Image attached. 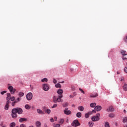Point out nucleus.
Wrapping results in <instances>:
<instances>
[{
    "mask_svg": "<svg viewBox=\"0 0 127 127\" xmlns=\"http://www.w3.org/2000/svg\"><path fill=\"white\" fill-rule=\"evenodd\" d=\"M37 113L40 115H44L45 114L42 110L39 109H37Z\"/></svg>",
    "mask_w": 127,
    "mask_h": 127,
    "instance_id": "obj_12",
    "label": "nucleus"
},
{
    "mask_svg": "<svg viewBox=\"0 0 127 127\" xmlns=\"http://www.w3.org/2000/svg\"><path fill=\"white\" fill-rule=\"evenodd\" d=\"M18 96L20 98H21V97H23V96H24V93L22 92H20L18 93Z\"/></svg>",
    "mask_w": 127,
    "mask_h": 127,
    "instance_id": "obj_20",
    "label": "nucleus"
},
{
    "mask_svg": "<svg viewBox=\"0 0 127 127\" xmlns=\"http://www.w3.org/2000/svg\"><path fill=\"white\" fill-rule=\"evenodd\" d=\"M46 113H47L48 115H49L51 113V110L49 109H48L46 110Z\"/></svg>",
    "mask_w": 127,
    "mask_h": 127,
    "instance_id": "obj_30",
    "label": "nucleus"
},
{
    "mask_svg": "<svg viewBox=\"0 0 127 127\" xmlns=\"http://www.w3.org/2000/svg\"><path fill=\"white\" fill-rule=\"evenodd\" d=\"M16 114L17 113L15 112V111L13 109L12 110V113H11L12 118L13 119H15V118H17V115Z\"/></svg>",
    "mask_w": 127,
    "mask_h": 127,
    "instance_id": "obj_10",
    "label": "nucleus"
},
{
    "mask_svg": "<svg viewBox=\"0 0 127 127\" xmlns=\"http://www.w3.org/2000/svg\"><path fill=\"white\" fill-rule=\"evenodd\" d=\"M57 94H58V97H56V96L53 97V102L54 103H60L61 102L62 98H63V90L60 89L58 90L57 91Z\"/></svg>",
    "mask_w": 127,
    "mask_h": 127,
    "instance_id": "obj_1",
    "label": "nucleus"
},
{
    "mask_svg": "<svg viewBox=\"0 0 127 127\" xmlns=\"http://www.w3.org/2000/svg\"><path fill=\"white\" fill-rule=\"evenodd\" d=\"M123 89L125 91H127V83H125L123 86Z\"/></svg>",
    "mask_w": 127,
    "mask_h": 127,
    "instance_id": "obj_26",
    "label": "nucleus"
},
{
    "mask_svg": "<svg viewBox=\"0 0 127 127\" xmlns=\"http://www.w3.org/2000/svg\"><path fill=\"white\" fill-rule=\"evenodd\" d=\"M105 127H110V124H109V122H105Z\"/></svg>",
    "mask_w": 127,
    "mask_h": 127,
    "instance_id": "obj_32",
    "label": "nucleus"
},
{
    "mask_svg": "<svg viewBox=\"0 0 127 127\" xmlns=\"http://www.w3.org/2000/svg\"><path fill=\"white\" fill-rule=\"evenodd\" d=\"M55 127H61V126L60 124H57L56 125Z\"/></svg>",
    "mask_w": 127,
    "mask_h": 127,
    "instance_id": "obj_48",
    "label": "nucleus"
},
{
    "mask_svg": "<svg viewBox=\"0 0 127 127\" xmlns=\"http://www.w3.org/2000/svg\"><path fill=\"white\" fill-rule=\"evenodd\" d=\"M30 108V106L28 105V104H26L25 106V108L26 109V110H29Z\"/></svg>",
    "mask_w": 127,
    "mask_h": 127,
    "instance_id": "obj_28",
    "label": "nucleus"
},
{
    "mask_svg": "<svg viewBox=\"0 0 127 127\" xmlns=\"http://www.w3.org/2000/svg\"><path fill=\"white\" fill-rule=\"evenodd\" d=\"M123 122L124 123H127V117L123 118Z\"/></svg>",
    "mask_w": 127,
    "mask_h": 127,
    "instance_id": "obj_29",
    "label": "nucleus"
},
{
    "mask_svg": "<svg viewBox=\"0 0 127 127\" xmlns=\"http://www.w3.org/2000/svg\"><path fill=\"white\" fill-rule=\"evenodd\" d=\"M59 123L60 125H62L64 123V119H60Z\"/></svg>",
    "mask_w": 127,
    "mask_h": 127,
    "instance_id": "obj_35",
    "label": "nucleus"
},
{
    "mask_svg": "<svg viewBox=\"0 0 127 127\" xmlns=\"http://www.w3.org/2000/svg\"><path fill=\"white\" fill-rule=\"evenodd\" d=\"M57 104H54L52 106V109H54L55 108H57Z\"/></svg>",
    "mask_w": 127,
    "mask_h": 127,
    "instance_id": "obj_37",
    "label": "nucleus"
},
{
    "mask_svg": "<svg viewBox=\"0 0 127 127\" xmlns=\"http://www.w3.org/2000/svg\"><path fill=\"white\" fill-rule=\"evenodd\" d=\"M20 127H26V126L25 124H21Z\"/></svg>",
    "mask_w": 127,
    "mask_h": 127,
    "instance_id": "obj_43",
    "label": "nucleus"
},
{
    "mask_svg": "<svg viewBox=\"0 0 127 127\" xmlns=\"http://www.w3.org/2000/svg\"><path fill=\"white\" fill-rule=\"evenodd\" d=\"M124 70H125V72L127 73V67H125Z\"/></svg>",
    "mask_w": 127,
    "mask_h": 127,
    "instance_id": "obj_50",
    "label": "nucleus"
},
{
    "mask_svg": "<svg viewBox=\"0 0 127 127\" xmlns=\"http://www.w3.org/2000/svg\"><path fill=\"white\" fill-rule=\"evenodd\" d=\"M54 120H55V121H57V117H55L54 118Z\"/></svg>",
    "mask_w": 127,
    "mask_h": 127,
    "instance_id": "obj_54",
    "label": "nucleus"
},
{
    "mask_svg": "<svg viewBox=\"0 0 127 127\" xmlns=\"http://www.w3.org/2000/svg\"><path fill=\"white\" fill-rule=\"evenodd\" d=\"M91 115H92L93 113H96V111L95 110H93L92 111V112H91Z\"/></svg>",
    "mask_w": 127,
    "mask_h": 127,
    "instance_id": "obj_51",
    "label": "nucleus"
},
{
    "mask_svg": "<svg viewBox=\"0 0 127 127\" xmlns=\"http://www.w3.org/2000/svg\"><path fill=\"white\" fill-rule=\"evenodd\" d=\"M19 123H23V122H27V118H22L19 120Z\"/></svg>",
    "mask_w": 127,
    "mask_h": 127,
    "instance_id": "obj_13",
    "label": "nucleus"
},
{
    "mask_svg": "<svg viewBox=\"0 0 127 127\" xmlns=\"http://www.w3.org/2000/svg\"><path fill=\"white\" fill-rule=\"evenodd\" d=\"M7 89L8 90H9L10 94H11L12 95H14L15 94V92H16V89L13 87V86H12L10 84H8Z\"/></svg>",
    "mask_w": 127,
    "mask_h": 127,
    "instance_id": "obj_2",
    "label": "nucleus"
},
{
    "mask_svg": "<svg viewBox=\"0 0 127 127\" xmlns=\"http://www.w3.org/2000/svg\"><path fill=\"white\" fill-rule=\"evenodd\" d=\"M121 53L122 55V59H123V60H127V52L125 51H121Z\"/></svg>",
    "mask_w": 127,
    "mask_h": 127,
    "instance_id": "obj_5",
    "label": "nucleus"
},
{
    "mask_svg": "<svg viewBox=\"0 0 127 127\" xmlns=\"http://www.w3.org/2000/svg\"><path fill=\"white\" fill-rule=\"evenodd\" d=\"M11 96L10 95V93H7V97L6 98L7 101H9L10 100Z\"/></svg>",
    "mask_w": 127,
    "mask_h": 127,
    "instance_id": "obj_18",
    "label": "nucleus"
},
{
    "mask_svg": "<svg viewBox=\"0 0 127 127\" xmlns=\"http://www.w3.org/2000/svg\"><path fill=\"white\" fill-rule=\"evenodd\" d=\"M117 74H120V73L119 72H117Z\"/></svg>",
    "mask_w": 127,
    "mask_h": 127,
    "instance_id": "obj_58",
    "label": "nucleus"
},
{
    "mask_svg": "<svg viewBox=\"0 0 127 127\" xmlns=\"http://www.w3.org/2000/svg\"><path fill=\"white\" fill-rule=\"evenodd\" d=\"M15 123L14 122H12L9 124L10 127H15Z\"/></svg>",
    "mask_w": 127,
    "mask_h": 127,
    "instance_id": "obj_25",
    "label": "nucleus"
},
{
    "mask_svg": "<svg viewBox=\"0 0 127 127\" xmlns=\"http://www.w3.org/2000/svg\"><path fill=\"white\" fill-rule=\"evenodd\" d=\"M42 83H47L48 82V79L47 78H44L41 80Z\"/></svg>",
    "mask_w": 127,
    "mask_h": 127,
    "instance_id": "obj_15",
    "label": "nucleus"
},
{
    "mask_svg": "<svg viewBox=\"0 0 127 127\" xmlns=\"http://www.w3.org/2000/svg\"><path fill=\"white\" fill-rule=\"evenodd\" d=\"M68 106V103H65L63 105V107L64 108H66V107H67Z\"/></svg>",
    "mask_w": 127,
    "mask_h": 127,
    "instance_id": "obj_42",
    "label": "nucleus"
},
{
    "mask_svg": "<svg viewBox=\"0 0 127 127\" xmlns=\"http://www.w3.org/2000/svg\"><path fill=\"white\" fill-rule=\"evenodd\" d=\"M79 91H80L81 93H82V94H85V92L84 91V90H83V89H82L81 88H79Z\"/></svg>",
    "mask_w": 127,
    "mask_h": 127,
    "instance_id": "obj_39",
    "label": "nucleus"
},
{
    "mask_svg": "<svg viewBox=\"0 0 127 127\" xmlns=\"http://www.w3.org/2000/svg\"><path fill=\"white\" fill-rule=\"evenodd\" d=\"M9 104H10V101L9 100H7L6 102V105H7L9 106Z\"/></svg>",
    "mask_w": 127,
    "mask_h": 127,
    "instance_id": "obj_40",
    "label": "nucleus"
},
{
    "mask_svg": "<svg viewBox=\"0 0 127 127\" xmlns=\"http://www.w3.org/2000/svg\"><path fill=\"white\" fill-rule=\"evenodd\" d=\"M32 97L33 95L31 92H29L26 95V99L28 101H30L32 99Z\"/></svg>",
    "mask_w": 127,
    "mask_h": 127,
    "instance_id": "obj_8",
    "label": "nucleus"
},
{
    "mask_svg": "<svg viewBox=\"0 0 127 127\" xmlns=\"http://www.w3.org/2000/svg\"><path fill=\"white\" fill-rule=\"evenodd\" d=\"M109 116L110 117V118H114L115 117V114H109Z\"/></svg>",
    "mask_w": 127,
    "mask_h": 127,
    "instance_id": "obj_38",
    "label": "nucleus"
},
{
    "mask_svg": "<svg viewBox=\"0 0 127 127\" xmlns=\"http://www.w3.org/2000/svg\"><path fill=\"white\" fill-rule=\"evenodd\" d=\"M90 97V98H96L98 97V93L91 94Z\"/></svg>",
    "mask_w": 127,
    "mask_h": 127,
    "instance_id": "obj_16",
    "label": "nucleus"
},
{
    "mask_svg": "<svg viewBox=\"0 0 127 127\" xmlns=\"http://www.w3.org/2000/svg\"><path fill=\"white\" fill-rule=\"evenodd\" d=\"M73 96L74 97V96H76V95H77V93L76 92H74L73 93Z\"/></svg>",
    "mask_w": 127,
    "mask_h": 127,
    "instance_id": "obj_49",
    "label": "nucleus"
},
{
    "mask_svg": "<svg viewBox=\"0 0 127 127\" xmlns=\"http://www.w3.org/2000/svg\"><path fill=\"white\" fill-rule=\"evenodd\" d=\"M41 126V123H40V122H39V121H37L36 123V127H40Z\"/></svg>",
    "mask_w": 127,
    "mask_h": 127,
    "instance_id": "obj_19",
    "label": "nucleus"
},
{
    "mask_svg": "<svg viewBox=\"0 0 127 127\" xmlns=\"http://www.w3.org/2000/svg\"><path fill=\"white\" fill-rule=\"evenodd\" d=\"M17 103L15 101H14V102H12V103H11L12 107H14V106H15V104H17Z\"/></svg>",
    "mask_w": 127,
    "mask_h": 127,
    "instance_id": "obj_33",
    "label": "nucleus"
},
{
    "mask_svg": "<svg viewBox=\"0 0 127 127\" xmlns=\"http://www.w3.org/2000/svg\"><path fill=\"white\" fill-rule=\"evenodd\" d=\"M8 108H9V105H7L6 104L4 107V110H5L6 111H7V110H8Z\"/></svg>",
    "mask_w": 127,
    "mask_h": 127,
    "instance_id": "obj_34",
    "label": "nucleus"
},
{
    "mask_svg": "<svg viewBox=\"0 0 127 127\" xmlns=\"http://www.w3.org/2000/svg\"><path fill=\"white\" fill-rule=\"evenodd\" d=\"M5 93H6V91H3L1 92L0 94L1 95H3V94H5Z\"/></svg>",
    "mask_w": 127,
    "mask_h": 127,
    "instance_id": "obj_45",
    "label": "nucleus"
},
{
    "mask_svg": "<svg viewBox=\"0 0 127 127\" xmlns=\"http://www.w3.org/2000/svg\"><path fill=\"white\" fill-rule=\"evenodd\" d=\"M114 111H115V109H114L113 106H110L109 109H107V112H114Z\"/></svg>",
    "mask_w": 127,
    "mask_h": 127,
    "instance_id": "obj_14",
    "label": "nucleus"
},
{
    "mask_svg": "<svg viewBox=\"0 0 127 127\" xmlns=\"http://www.w3.org/2000/svg\"><path fill=\"white\" fill-rule=\"evenodd\" d=\"M100 113H97L95 116H93L91 118L92 122H98L100 121Z\"/></svg>",
    "mask_w": 127,
    "mask_h": 127,
    "instance_id": "obj_3",
    "label": "nucleus"
},
{
    "mask_svg": "<svg viewBox=\"0 0 127 127\" xmlns=\"http://www.w3.org/2000/svg\"><path fill=\"white\" fill-rule=\"evenodd\" d=\"M51 123H53L54 122V119H53V118H51L50 120Z\"/></svg>",
    "mask_w": 127,
    "mask_h": 127,
    "instance_id": "obj_46",
    "label": "nucleus"
},
{
    "mask_svg": "<svg viewBox=\"0 0 127 127\" xmlns=\"http://www.w3.org/2000/svg\"><path fill=\"white\" fill-rule=\"evenodd\" d=\"M90 115H92V112H89L87 113H86L85 115V118H86V119H88L89 117H90Z\"/></svg>",
    "mask_w": 127,
    "mask_h": 127,
    "instance_id": "obj_17",
    "label": "nucleus"
},
{
    "mask_svg": "<svg viewBox=\"0 0 127 127\" xmlns=\"http://www.w3.org/2000/svg\"><path fill=\"white\" fill-rule=\"evenodd\" d=\"M71 126L73 127H79V126H80V123H79L77 120H74L71 124Z\"/></svg>",
    "mask_w": 127,
    "mask_h": 127,
    "instance_id": "obj_7",
    "label": "nucleus"
},
{
    "mask_svg": "<svg viewBox=\"0 0 127 127\" xmlns=\"http://www.w3.org/2000/svg\"><path fill=\"white\" fill-rule=\"evenodd\" d=\"M88 126L89 127H94V123L92 121L89 122L88 123Z\"/></svg>",
    "mask_w": 127,
    "mask_h": 127,
    "instance_id": "obj_22",
    "label": "nucleus"
},
{
    "mask_svg": "<svg viewBox=\"0 0 127 127\" xmlns=\"http://www.w3.org/2000/svg\"><path fill=\"white\" fill-rule=\"evenodd\" d=\"M53 82L54 84H56L57 83V80L56 79H55V78H54Z\"/></svg>",
    "mask_w": 127,
    "mask_h": 127,
    "instance_id": "obj_41",
    "label": "nucleus"
},
{
    "mask_svg": "<svg viewBox=\"0 0 127 127\" xmlns=\"http://www.w3.org/2000/svg\"><path fill=\"white\" fill-rule=\"evenodd\" d=\"M55 87L56 88H61V84L60 83H57L55 84Z\"/></svg>",
    "mask_w": 127,
    "mask_h": 127,
    "instance_id": "obj_31",
    "label": "nucleus"
},
{
    "mask_svg": "<svg viewBox=\"0 0 127 127\" xmlns=\"http://www.w3.org/2000/svg\"><path fill=\"white\" fill-rule=\"evenodd\" d=\"M29 127H33V126H31Z\"/></svg>",
    "mask_w": 127,
    "mask_h": 127,
    "instance_id": "obj_57",
    "label": "nucleus"
},
{
    "mask_svg": "<svg viewBox=\"0 0 127 127\" xmlns=\"http://www.w3.org/2000/svg\"><path fill=\"white\" fill-rule=\"evenodd\" d=\"M21 101V97H18L15 101L16 102V103H19V101Z\"/></svg>",
    "mask_w": 127,
    "mask_h": 127,
    "instance_id": "obj_27",
    "label": "nucleus"
},
{
    "mask_svg": "<svg viewBox=\"0 0 127 127\" xmlns=\"http://www.w3.org/2000/svg\"><path fill=\"white\" fill-rule=\"evenodd\" d=\"M10 100L11 101V102H13V101L15 100V97H14V96L11 97Z\"/></svg>",
    "mask_w": 127,
    "mask_h": 127,
    "instance_id": "obj_36",
    "label": "nucleus"
},
{
    "mask_svg": "<svg viewBox=\"0 0 127 127\" xmlns=\"http://www.w3.org/2000/svg\"><path fill=\"white\" fill-rule=\"evenodd\" d=\"M69 98H74V96H73V95H69Z\"/></svg>",
    "mask_w": 127,
    "mask_h": 127,
    "instance_id": "obj_52",
    "label": "nucleus"
},
{
    "mask_svg": "<svg viewBox=\"0 0 127 127\" xmlns=\"http://www.w3.org/2000/svg\"><path fill=\"white\" fill-rule=\"evenodd\" d=\"M78 110L80 112H83L84 111V107L83 106H79L78 107Z\"/></svg>",
    "mask_w": 127,
    "mask_h": 127,
    "instance_id": "obj_21",
    "label": "nucleus"
},
{
    "mask_svg": "<svg viewBox=\"0 0 127 127\" xmlns=\"http://www.w3.org/2000/svg\"><path fill=\"white\" fill-rule=\"evenodd\" d=\"M94 110L96 111V112H100L102 110V107L101 106H97L95 107Z\"/></svg>",
    "mask_w": 127,
    "mask_h": 127,
    "instance_id": "obj_11",
    "label": "nucleus"
},
{
    "mask_svg": "<svg viewBox=\"0 0 127 127\" xmlns=\"http://www.w3.org/2000/svg\"><path fill=\"white\" fill-rule=\"evenodd\" d=\"M71 90H72V91H75V86H72L71 87Z\"/></svg>",
    "mask_w": 127,
    "mask_h": 127,
    "instance_id": "obj_44",
    "label": "nucleus"
},
{
    "mask_svg": "<svg viewBox=\"0 0 127 127\" xmlns=\"http://www.w3.org/2000/svg\"><path fill=\"white\" fill-rule=\"evenodd\" d=\"M62 83H64V81H63Z\"/></svg>",
    "mask_w": 127,
    "mask_h": 127,
    "instance_id": "obj_59",
    "label": "nucleus"
},
{
    "mask_svg": "<svg viewBox=\"0 0 127 127\" xmlns=\"http://www.w3.org/2000/svg\"><path fill=\"white\" fill-rule=\"evenodd\" d=\"M13 109L15 110V112H16L17 114H18V115H22V113H23V110L20 108H14Z\"/></svg>",
    "mask_w": 127,
    "mask_h": 127,
    "instance_id": "obj_4",
    "label": "nucleus"
},
{
    "mask_svg": "<svg viewBox=\"0 0 127 127\" xmlns=\"http://www.w3.org/2000/svg\"><path fill=\"white\" fill-rule=\"evenodd\" d=\"M124 113H125V114L127 113V110H124Z\"/></svg>",
    "mask_w": 127,
    "mask_h": 127,
    "instance_id": "obj_53",
    "label": "nucleus"
},
{
    "mask_svg": "<svg viewBox=\"0 0 127 127\" xmlns=\"http://www.w3.org/2000/svg\"><path fill=\"white\" fill-rule=\"evenodd\" d=\"M76 117L77 118H81V117H82V113H81V112L77 113Z\"/></svg>",
    "mask_w": 127,
    "mask_h": 127,
    "instance_id": "obj_23",
    "label": "nucleus"
},
{
    "mask_svg": "<svg viewBox=\"0 0 127 127\" xmlns=\"http://www.w3.org/2000/svg\"><path fill=\"white\" fill-rule=\"evenodd\" d=\"M42 87L44 91H45L46 92H47V91H49V89H50L49 85L47 84H43Z\"/></svg>",
    "mask_w": 127,
    "mask_h": 127,
    "instance_id": "obj_6",
    "label": "nucleus"
},
{
    "mask_svg": "<svg viewBox=\"0 0 127 127\" xmlns=\"http://www.w3.org/2000/svg\"><path fill=\"white\" fill-rule=\"evenodd\" d=\"M44 127H47V125L45 124L44 126Z\"/></svg>",
    "mask_w": 127,
    "mask_h": 127,
    "instance_id": "obj_55",
    "label": "nucleus"
},
{
    "mask_svg": "<svg viewBox=\"0 0 127 127\" xmlns=\"http://www.w3.org/2000/svg\"><path fill=\"white\" fill-rule=\"evenodd\" d=\"M64 114L66 115H71V111L68 110V108H65L64 110Z\"/></svg>",
    "mask_w": 127,
    "mask_h": 127,
    "instance_id": "obj_9",
    "label": "nucleus"
},
{
    "mask_svg": "<svg viewBox=\"0 0 127 127\" xmlns=\"http://www.w3.org/2000/svg\"><path fill=\"white\" fill-rule=\"evenodd\" d=\"M0 126L1 127H6V125H5L0 124Z\"/></svg>",
    "mask_w": 127,
    "mask_h": 127,
    "instance_id": "obj_47",
    "label": "nucleus"
},
{
    "mask_svg": "<svg viewBox=\"0 0 127 127\" xmlns=\"http://www.w3.org/2000/svg\"><path fill=\"white\" fill-rule=\"evenodd\" d=\"M91 108H95L96 107V103H91L90 105Z\"/></svg>",
    "mask_w": 127,
    "mask_h": 127,
    "instance_id": "obj_24",
    "label": "nucleus"
},
{
    "mask_svg": "<svg viewBox=\"0 0 127 127\" xmlns=\"http://www.w3.org/2000/svg\"><path fill=\"white\" fill-rule=\"evenodd\" d=\"M123 80H124V78H121V81H123Z\"/></svg>",
    "mask_w": 127,
    "mask_h": 127,
    "instance_id": "obj_56",
    "label": "nucleus"
}]
</instances>
